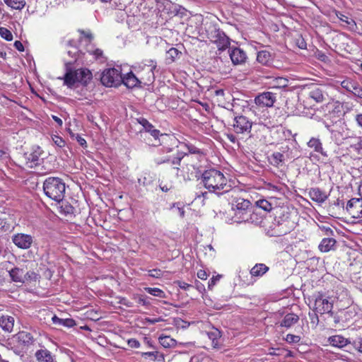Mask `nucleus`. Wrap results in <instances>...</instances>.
<instances>
[{"label":"nucleus","instance_id":"obj_1","mask_svg":"<svg viewBox=\"0 0 362 362\" xmlns=\"http://www.w3.org/2000/svg\"><path fill=\"white\" fill-rule=\"evenodd\" d=\"M202 182L210 192L217 194H221V190L223 193L228 192L230 188L228 177L221 171L214 168L206 170L202 173Z\"/></svg>","mask_w":362,"mask_h":362},{"label":"nucleus","instance_id":"obj_2","mask_svg":"<svg viewBox=\"0 0 362 362\" xmlns=\"http://www.w3.org/2000/svg\"><path fill=\"white\" fill-rule=\"evenodd\" d=\"M246 101L240 99H233L230 105L231 107L228 108L234 115L233 129L237 134L249 135L251 133L253 122L247 117L241 115L238 112L239 107H245Z\"/></svg>","mask_w":362,"mask_h":362},{"label":"nucleus","instance_id":"obj_3","mask_svg":"<svg viewBox=\"0 0 362 362\" xmlns=\"http://www.w3.org/2000/svg\"><path fill=\"white\" fill-rule=\"evenodd\" d=\"M72 62H65L66 74L63 77L64 85L71 88L76 83H79L82 85H87L92 79V73L87 69H79L72 71L70 66Z\"/></svg>","mask_w":362,"mask_h":362},{"label":"nucleus","instance_id":"obj_4","mask_svg":"<svg viewBox=\"0 0 362 362\" xmlns=\"http://www.w3.org/2000/svg\"><path fill=\"white\" fill-rule=\"evenodd\" d=\"M43 191L47 197L59 202L64 197L66 185L62 179L49 177L43 182Z\"/></svg>","mask_w":362,"mask_h":362},{"label":"nucleus","instance_id":"obj_5","mask_svg":"<svg viewBox=\"0 0 362 362\" xmlns=\"http://www.w3.org/2000/svg\"><path fill=\"white\" fill-rule=\"evenodd\" d=\"M205 31L206 37L216 45L218 50H225L230 45L229 37L216 24L206 23Z\"/></svg>","mask_w":362,"mask_h":362},{"label":"nucleus","instance_id":"obj_6","mask_svg":"<svg viewBox=\"0 0 362 362\" xmlns=\"http://www.w3.org/2000/svg\"><path fill=\"white\" fill-rule=\"evenodd\" d=\"M173 149L168 147H163L159 150L160 155L155 157L153 159L154 163L157 165L170 163L172 165H176L175 168L177 170H179V166L181 163L182 159L186 155L185 153L177 151L176 154L171 156L168 155L169 153L172 152Z\"/></svg>","mask_w":362,"mask_h":362},{"label":"nucleus","instance_id":"obj_7","mask_svg":"<svg viewBox=\"0 0 362 362\" xmlns=\"http://www.w3.org/2000/svg\"><path fill=\"white\" fill-rule=\"evenodd\" d=\"M251 203L248 199L241 197H234L231 201L232 209L235 211V216H240V222H246L250 219L251 215Z\"/></svg>","mask_w":362,"mask_h":362},{"label":"nucleus","instance_id":"obj_8","mask_svg":"<svg viewBox=\"0 0 362 362\" xmlns=\"http://www.w3.org/2000/svg\"><path fill=\"white\" fill-rule=\"evenodd\" d=\"M101 83L107 87H117L122 84V74L120 68L105 69L100 77Z\"/></svg>","mask_w":362,"mask_h":362},{"label":"nucleus","instance_id":"obj_9","mask_svg":"<svg viewBox=\"0 0 362 362\" xmlns=\"http://www.w3.org/2000/svg\"><path fill=\"white\" fill-rule=\"evenodd\" d=\"M294 228V222L291 221L288 216L284 215L279 217L273 223V228L271 232L272 236H281L290 233Z\"/></svg>","mask_w":362,"mask_h":362},{"label":"nucleus","instance_id":"obj_10","mask_svg":"<svg viewBox=\"0 0 362 362\" xmlns=\"http://www.w3.org/2000/svg\"><path fill=\"white\" fill-rule=\"evenodd\" d=\"M42 153V151L39 146L33 148L31 152L24 153L25 167L28 168H33L38 166L42 160L40 158Z\"/></svg>","mask_w":362,"mask_h":362},{"label":"nucleus","instance_id":"obj_11","mask_svg":"<svg viewBox=\"0 0 362 362\" xmlns=\"http://www.w3.org/2000/svg\"><path fill=\"white\" fill-rule=\"evenodd\" d=\"M34 241V238L31 235L19 233L14 234L12 236L13 243L18 247L22 250L29 249Z\"/></svg>","mask_w":362,"mask_h":362},{"label":"nucleus","instance_id":"obj_12","mask_svg":"<svg viewBox=\"0 0 362 362\" xmlns=\"http://www.w3.org/2000/svg\"><path fill=\"white\" fill-rule=\"evenodd\" d=\"M332 303L328 298H325L322 294L315 296V310L320 314L329 313L332 311Z\"/></svg>","mask_w":362,"mask_h":362},{"label":"nucleus","instance_id":"obj_13","mask_svg":"<svg viewBox=\"0 0 362 362\" xmlns=\"http://www.w3.org/2000/svg\"><path fill=\"white\" fill-rule=\"evenodd\" d=\"M346 211L354 218H360L362 217V199L352 198L346 204Z\"/></svg>","mask_w":362,"mask_h":362},{"label":"nucleus","instance_id":"obj_14","mask_svg":"<svg viewBox=\"0 0 362 362\" xmlns=\"http://www.w3.org/2000/svg\"><path fill=\"white\" fill-rule=\"evenodd\" d=\"M275 94L271 92H264L255 98V104L259 107H271L276 101Z\"/></svg>","mask_w":362,"mask_h":362},{"label":"nucleus","instance_id":"obj_15","mask_svg":"<svg viewBox=\"0 0 362 362\" xmlns=\"http://www.w3.org/2000/svg\"><path fill=\"white\" fill-rule=\"evenodd\" d=\"M229 56L234 65H243L245 64L247 56L246 52L240 47H230Z\"/></svg>","mask_w":362,"mask_h":362},{"label":"nucleus","instance_id":"obj_16","mask_svg":"<svg viewBox=\"0 0 362 362\" xmlns=\"http://www.w3.org/2000/svg\"><path fill=\"white\" fill-rule=\"evenodd\" d=\"M341 86L346 90L352 93L355 96L362 98V87L358 82L346 78L341 82Z\"/></svg>","mask_w":362,"mask_h":362},{"label":"nucleus","instance_id":"obj_17","mask_svg":"<svg viewBox=\"0 0 362 362\" xmlns=\"http://www.w3.org/2000/svg\"><path fill=\"white\" fill-rule=\"evenodd\" d=\"M156 68V62L153 60L149 61V64L144 65L143 69L145 71V74H141L139 76V79L141 80V83L147 84L154 81L155 76L153 71Z\"/></svg>","mask_w":362,"mask_h":362},{"label":"nucleus","instance_id":"obj_18","mask_svg":"<svg viewBox=\"0 0 362 362\" xmlns=\"http://www.w3.org/2000/svg\"><path fill=\"white\" fill-rule=\"evenodd\" d=\"M16 341L18 346L21 347H29L33 345L35 342V338L33 334L25 331H21L18 332L15 336Z\"/></svg>","mask_w":362,"mask_h":362},{"label":"nucleus","instance_id":"obj_19","mask_svg":"<svg viewBox=\"0 0 362 362\" xmlns=\"http://www.w3.org/2000/svg\"><path fill=\"white\" fill-rule=\"evenodd\" d=\"M139 123L142 125L144 129L150 133V134L155 139H157L159 136L162 137L163 141L168 138L169 136L167 134H160L158 129H154V127L152 124H151L145 118H139L138 119Z\"/></svg>","mask_w":362,"mask_h":362},{"label":"nucleus","instance_id":"obj_20","mask_svg":"<svg viewBox=\"0 0 362 362\" xmlns=\"http://www.w3.org/2000/svg\"><path fill=\"white\" fill-rule=\"evenodd\" d=\"M308 96L316 103H322L327 100L328 95L323 88L313 85L310 88Z\"/></svg>","mask_w":362,"mask_h":362},{"label":"nucleus","instance_id":"obj_21","mask_svg":"<svg viewBox=\"0 0 362 362\" xmlns=\"http://www.w3.org/2000/svg\"><path fill=\"white\" fill-rule=\"evenodd\" d=\"M122 83H123L129 88H133L135 87L140 86L141 84V80H140L139 78L136 76L134 74V73L131 71L128 72L127 74L122 76Z\"/></svg>","mask_w":362,"mask_h":362},{"label":"nucleus","instance_id":"obj_22","mask_svg":"<svg viewBox=\"0 0 362 362\" xmlns=\"http://www.w3.org/2000/svg\"><path fill=\"white\" fill-rule=\"evenodd\" d=\"M310 198L319 204L324 203L328 198V194L318 187H313L309 190Z\"/></svg>","mask_w":362,"mask_h":362},{"label":"nucleus","instance_id":"obj_23","mask_svg":"<svg viewBox=\"0 0 362 362\" xmlns=\"http://www.w3.org/2000/svg\"><path fill=\"white\" fill-rule=\"evenodd\" d=\"M143 358L150 360L151 361L165 362V356L163 353L158 351L138 352Z\"/></svg>","mask_w":362,"mask_h":362},{"label":"nucleus","instance_id":"obj_24","mask_svg":"<svg viewBox=\"0 0 362 362\" xmlns=\"http://www.w3.org/2000/svg\"><path fill=\"white\" fill-rule=\"evenodd\" d=\"M309 148H313L315 152L321 154L324 157H327V153L324 151L322 144L320 139L312 137L307 143Z\"/></svg>","mask_w":362,"mask_h":362},{"label":"nucleus","instance_id":"obj_25","mask_svg":"<svg viewBox=\"0 0 362 362\" xmlns=\"http://www.w3.org/2000/svg\"><path fill=\"white\" fill-rule=\"evenodd\" d=\"M9 275L14 282L24 283L25 281L26 274L22 268L14 267L9 271Z\"/></svg>","mask_w":362,"mask_h":362},{"label":"nucleus","instance_id":"obj_26","mask_svg":"<svg viewBox=\"0 0 362 362\" xmlns=\"http://www.w3.org/2000/svg\"><path fill=\"white\" fill-rule=\"evenodd\" d=\"M14 326V318L9 315H0V327L6 332H11Z\"/></svg>","mask_w":362,"mask_h":362},{"label":"nucleus","instance_id":"obj_27","mask_svg":"<svg viewBox=\"0 0 362 362\" xmlns=\"http://www.w3.org/2000/svg\"><path fill=\"white\" fill-rule=\"evenodd\" d=\"M336 243L335 239L332 238H325L321 240L318 248L322 252H327L334 250Z\"/></svg>","mask_w":362,"mask_h":362},{"label":"nucleus","instance_id":"obj_28","mask_svg":"<svg viewBox=\"0 0 362 362\" xmlns=\"http://www.w3.org/2000/svg\"><path fill=\"white\" fill-rule=\"evenodd\" d=\"M35 358L38 362H54V356L47 349H40L35 352Z\"/></svg>","mask_w":362,"mask_h":362},{"label":"nucleus","instance_id":"obj_29","mask_svg":"<svg viewBox=\"0 0 362 362\" xmlns=\"http://www.w3.org/2000/svg\"><path fill=\"white\" fill-rule=\"evenodd\" d=\"M298 315L294 313H288L284 317L283 320L280 322V326L286 328H290L293 325L296 324L298 322Z\"/></svg>","mask_w":362,"mask_h":362},{"label":"nucleus","instance_id":"obj_30","mask_svg":"<svg viewBox=\"0 0 362 362\" xmlns=\"http://www.w3.org/2000/svg\"><path fill=\"white\" fill-rule=\"evenodd\" d=\"M64 46L66 48H68L66 51L67 54L73 59L69 62H72L73 64L76 61L78 54V50L75 46V42L74 40H66L64 42Z\"/></svg>","mask_w":362,"mask_h":362},{"label":"nucleus","instance_id":"obj_31","mask_svg":"<svg viewBox=\"0 0 362 362\" xmlns=\"http://www.w3.org/2000/svg\"><path fill=\"white\" fill-rule=\"evenodd\" d=\"M329 344L335 347L342 348L351 343L348 339L344 338L341 335H335L329 338Z\"/></svg>","mask_w":362,"mask_h":362},{"label":"nucleus","instance_id":"obj_32","mask_svg":"<svg viewBox=\"0 0 362 362\" xmlns=\"http://www.w3.org/2000/svg\"><path fill=\"white\" fill-rule=\"evenodd\" d=\"M269 270V267L264 264L259 263L256 264L250 269V275L252 277H260L262 276Z\"/></svg>","mask_w":362,"mask_h":362},{"label":"nucleus","instance_id":"obj_33","mask_svg":"<svg viewBox=\"0 0 362 362\" xmlns=\"http://www.w3.org/2000/svg\"><path fill=\"white\" fill-rule=\"evenodd\" d=\"M53 324L61 325L66 327H73L76 325V322L72 318L62 319L58 317L57 315H53L52 317Z\"/></svg>","mask_w":362,"mask_h":362},{"label":"nucleus","instance_id":"obj_34","mask_svg":"<svg viewBox=\"0 0 362 362\" xmlns=\"http://www.w3.org/2000/svg\"><path fill=\"white\" fill-rule=\"evenodd\" d=\"M281 150L286 159L291 160L299 157V151L295 146L293 148H290L288 146H282Z\"/></svg>","mask_w":362,"mask_h":362},{"label":"nucleus","instance_id":"obj_35","mask_svg":"<svg viewBox=\"0 0 362 362\" xmlns=\"http://www.w3.org/2000/svg\"><path fill=\"white\" fill-rule=\"evenodd\" d=\"M285 156L283 152H274L269 158L270 163L275 167H281L284 165Z\"/></svg>","mask_w":362,"mask_h":362},{"label":"nucleus","instance_id":"obj_36","mask_svg":"<svg viewBox=\"0 0 362 362\" xmlns=\"http://www.w3.org/2000/svg\"><path fill=\"white\" fill-rule=\"evenodd\" d=\"M358 310V308L356 305L349 306L341 313L343 315L342 317L344 318L346 321L352 320L357 315Z\"/></svg>","mask_w":362,"mask_h":362},{"label":"nucleus","instance_id":"obj_37","mask_svg":"<svg viewBox=\"0 0 362 362\" xmlns=\"http://www.w3.org/2000/svg\"><path fill=\"white\" fill-rule=\"evenodd\" d=\"M257 60L262 65H267L272 61V55L267 50H262L257 52Z\"/></svg>","mask_w":362,"mask_h":362},{"label":"nucleus","instance_id":"obj_38","mask_svg":"<svg viewBox=\"0 0 362 362\" xmlns=\"http://www.w3.org/2000/svg\"><path fill=\"white\" fill-rule=\"evenodd\" d=\"M158 341L164 348H173L177 345V341L169 336H160Z\"/></svg>","mask_w":362,"mask_h":362},{"label":"nucleus","instance_id":"obj_39","mask_svg":"<svg viewBox=\"0 0 362 362\" xmlns=\"http://www.w3.org/2000/svg\"><path fill=\"white\" fill-rule=\"evenodd\" d=\"M221 332L217 329H213L208 332V337L211 340V345L214 348H217L219 346V339L221 337Z\"/></svg>","mask_w":362,"mask_h":362},{"label":"nucleus","instance_id":"obj_40","mask_svg":"<svg viewBox=\"0 0 362 362\" xmlns=\"http://www.w3.org/2000/svg\"><path fill=\"white\" fill-rule=\"evenodd\" d=\"M4 2L13 9L21 10L25 6V0H4Z\"/></svg>","mask_w":362,"mask_h":362},{"label":"nucleus","instance_id":"obj_41","mask_svg":"<svg viewBox=\"0 0 362 362\" xmlns=\"http://www.w3.org/2000/svg\"><path fill=\"white\" fill-rule=\"evenodd\" d=\"M86 51L91 55L94 57L96 60H99L100 62H104L105 61V58L103 55V52L100 49L93 48V47H88Z\"/></svg>","mask_w":362,"mask_h":362},{"label":"nucleus","instance_id":"obj_42","mask_svg":"<svg viewBox=\"0 0 362 362\" xmlns=\"http://www.w3.org/2000/svg\"><path fill=\"white\" fill-rule=\"evenodd\" d=\"M350 148L362 157V136L357 137L355 142L350 145Z\"/></svg>","mask_w":362,"mask_h":362},{"label":"nucleus","instance_id":"obj_43","mask_svg":"<svg viewBox=\"0 0 362 362\" xmlns=\"http://www.w3.org/2000/svg\"><path fill=\"white\" fill-rule=\"evenodd\" d=\"M257 206L265 211H270L273 209L272 204L266 199H259L256 202Z\"/></svg>","mask_w":362,"mask_h":362},{"label":"nucleus","instance_id":"obj_44","mask_svg":"<svg viewBox=\"0 0 362 362\" xmlns=\"http://www.w3.org/2000/svg\"><path fill=\"white\" fill-rule=\"evenodd\" d=\"M145 291L152 295V296H157V297H159V298H165V293L164 291H163L161 289L158 288H150V287H147V288H145Z\"/></svg>","mask_w":362,"mask_h":362},{"label":"nucleus","instance_id":"obj_45","mask_svg":"<svg viewBox=\"0 0 362 362\" xmlns=\"http://www.w3.org/2000/svg\"><path fill=\"white\" fill-rule=\"evenodd\" d=\"M351 281L356 284V286L362 291V274L361 272L354 274L351 276Z\"/></svg>","mask_w":362,"mask_h":362},{"label":"nucleus","instance_id":"obj_46","mask_svg":"<svg viewBox=\"0 0 362 362\" xmlns=\"http://www.w3.org/2000/svg\"><path fill=\"white\" fill-rule=\"evenodd\" d=\"M0 36L7 41H11L13 40V35L11 32L6 28H0Z\"/></svg>","mask_w":362,"mask_h":362},{"label":"nucleus","instance_id":"obj_47","mask_svg":"<svg viewBox=\"0 0 362 362\" xmlns=\"http://www.w3.org/2000/svg\"><path fill=\"white\" fill-rule=\"evenodd\" d=\"M180 54L181 52H179L177 49L172 47L167 52V59H170L173 62L175 59L179 57Z\"/></svg>","mask_w":362,"mask_h":362},{"label":"nucleus","instance_id":"obj_48","mask_svg":"<svg viewBox=\"0 0 362 362\" xmlns=\"http://www.w3.org/2000/svg\"><path fill=\"white\" fill-rule=\"evenodd\" d=\"M83 39L81 38V41L84 40L86 43H90L93 40V35L90 30H78Z\"/></svg>","mask_w":362,"mask_h":362},{"label":"nucleus","instance_id":"obj_49","mask_svg":"<svg viewBox=\"0 0 362 362\" xmlns=\"http://www.w3.org/2000/svg\"><path fill=\"white\" fill-rule=\"evenodd\" d=\"M350 344L356 351L362 354V337L356 338Z\"/></svg>","mask_w":362,"mask_h":362},{"label":"nucleus","instance_id":"obj_50","mask_svg":"<svg viewBox=\"0 0 362 362\" xmlns=\"http://www.w3.org/2000/svg\"><path fill=\"white\" fill-rule=\"evenodd\" d=\"M285 340L289 344H296L300 341V337L292 334H288L286 336Z\"/></svg>","mask_w":362,"mask_h":362},{"label":"nucleus","instance_id":"obj_51","mask_svg":"<svg viewBox=\"0 0 362 362\" xmlns=\"http://www.w3.org/2000/svg\"><path fill=\"white\" fill-rule=\"evenodd\" d=\"M70 135L72 138H75L76 139L80 146H81L82 147H86V141L79 134H76L70 132Z\"/></svg>","mask_w":362,"mask_h":362},{"label":"nucleus","instance_id":"obj_52","mask_svg":"<svg viewBox=\"0 0 362 362\" xmlns=\"http://www.w3.org/2000/svg\"><path fill=\"white\" fill-rule=\"evenodd\" d=\"M54 143L59 147H63L65 145V141L60 136L54 135L52 137Z\"/></svg>","mask_w":362,"mask_h":362},{"label":"nucleus","instance_id":"obj_53","mask_svg":"<svg viewBox=\"0 0 362 362\" xmlns=\"http://www.w3.org/2000/svg\"><path fill=\"white\" fill-rule=\"evenodd\" d=\"M62 209L65 214H71L74 210V207L69 204L62 206Z\"/></svg>","mask_w":362,"mask_h":362},{"label":"nucleus","instance_id":"obj_54","mask_svg":"<svg viewBox=\"0 0 362 362\" xmlns=\"http://www.w3.org/2000/svg\"><path fill=\"white\" fill-rule=\"evenodd\" d=\"M163 272L160 269H154L149 271V276L154 278H160L162 276Z\"/></svg>","mask_w":362,"mask_h":362},{"label":"nucleus","instance_id":"obj_55","mask_svg":"<svg viewBox=\"0 0 362 362\" xmlns=\"http://www.w3.org/2000/svg\"><path fill=\"white\" fill-rule=\"evenodd\" d=\"M185 146L187 148L189 152L191 153L199 154L201 152L199 148H197L196 146H194L192 144H185Z\"/></svg>","mask_w":362,"mask_h":362},{"label":"nucleus","instance_id":"obj_56","mask_svg":"<svg viewBox=\"0 0 362 362\" xmlns=\"http://www.w3.org/2000/svg\"><path fill=\"white\" fill-rule=\"evenodd\" d=\"M127 344L131 348H139L140 347V342L136 339H129L127 341Z\"/></svg>","mask_w":362,"mask_h":362},{"label":"nucleus","instance_id":"obj_57","mask_svg":"<svg viewBox=\"0 0 362 362\" xmlns=\"http://www.w3.org/2000/svg\"><path fill=\"white\" fill-rule=\"evenodd\" d=\"M354 120L357 126L362 129V113H357L354 117Z\"/></svg>","mask_w":362,"mask_h":362},{"label":"nucleus","instance_id":"obj_58","mask_svg":"<svg viewBox=\"0 0 362 362\" xmlns=\"http://www.w3.org/2000/svg\"><path fill=\"white\" fill-rule=\"evenodd\" d=\"M177 284L178 285V286L183 289V290H188L189 288L192 287V285L189 284H187L184 281H178L177 282Z\"/></svg>","mask_w":362,"mask_h":362},{"label":"nucleus","instance_id":"obj_59","mask_svg":"<svg viewBox=\"0 0 362 362\" xmlns=\"http://www.w3.org/2000/svg\"><path fill=\"white\" fill-rule=\"evenodd\" d=\"M297 45L299 48H300L302 49H306V47H307V44H306L305 41L304 40V39H303V38H300L297 40Z\"/></svg>","mask_w":362,"mask_h":362},{"label":"nucleus","instance_id":"obj_60","mask_svg":"<svg viewBox=\"0 0 362 362\" xmlns=\"http://www.w3.org/2000/svg\"><path fill=\"white\" fill-rule=\"evenodd\" d=\"M25 274H26L25 280L35 279L37 276V274L34 272H25Z\"/></svg>","mask_w":362,"mask_h":362},{"label":"nucleus","instance_id":"obj_61","mask_svg":"<svg viewBox=\"0 0 362 362\" xmlns=\"http://www.w3.org/2000/svg\"><path fill=\"white\" fill-rule=\"evenodd\" d=\"M14 47L17 50L20 52L24 51V47L21 41L16 40L14 42Z\"/></svg>","mask_w":362,"mask_h":362},{"label":"nucleus","instance_id":"obj_62","mask_svg":"<svg viewBox=\"0 0 362 362\" xmlns=\"http://www.w3.org/2000/svg\"><path fill=\"white\" fill-rule=\"evenodd\" d=\"M146 322H148L151 325H154L157 322L163 321V319L161 317L158 318H146Z\"/></svg>","mask_w":362,"mask_h":362},{"label":"nucleus","instance_id":"obj_63","mask_svg":"<svg viewBox=\"0 0 362 362\" xmlns=\"http://www.w3.org/2000/svg\"><path fill=\"white\" fill-rule=\"evenodd\" d=\"M197 276L200 279L205 280L207 278V274L205 271L200 270L197 272Z\"/></svg>","mask_w":362,"mask_h":362},{"label":"nucleus","instance_id":"obj_64","mask_svg":"<svg viewBox=\"0 0 362 362\" xmlns=\"http://www.w3.org/2000/svg\"><path fill=\"white\" fill-rule=\"evenodd\" d=\"M226 137L233 144H235L237 141L236 136L233 134H227Z\"/></svg>","mask_w":362,"mask_h":362}]
</instances>
